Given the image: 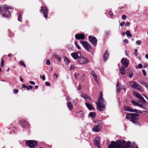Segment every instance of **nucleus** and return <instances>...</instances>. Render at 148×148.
I'll list each match as a JSON object with an SVG mask.
<instances>
[{
  "mask_svg": "<svg viewBox=\"0 0 148 148\" xmlns=\"http://www.w3.org/2000/svg\"><path fill=\"white\" fill-rule=\"evenodd\" d=\"M138 148L135 143L133 142L131 144L130 141L126 142L124 140L114 142L112 141L108 148Z\"/></svg>",
  "mask_w": 148,
  "mask_h": 148,
  "instance_id": "obj_1",
  "label": "nucleus"
},
{
  "mask_svg": "<svg viewBox=\"0 0 148 148\" xmlns=\"http://www.w3.org/2000/svg\"><path fill=\"white\" fill-rule=\"evenodd\" d=\"M95 103L97 105V109L99 111H102L105 110L106 105V102L104 100L102 97V95L101 93L98 102Z\"/></svg>",
  "mask_w": 148,
  "mask_h": 148,
  "instance_id": "obj_2",
  "label": "nucleus"
},
{
  "mask_svg": "<svg viewBox=\"0 0 148 148\" xmlns=\"http://www.w3.org/2000/svg\"><path fill=\"white\" fill-rule=\"evenodd\" d=\"M139 115V114L136 113H129L127 114L126 118L127 119H130L132 122L137 125L138 124L137 117Z\"/></svg>",
  "mask_w": 148,
  "mask_h": 148,
  "instance_id": "obj_3",
  "label": "nucleus"
},
{
  "mask_svg": "<svg viewBox=\"0 0 148 148\" xmlns=\"http://www.w3.org/2000/svg\"><path fill=\"white\" fill-rule=\"evenodd\" d=\"M80 42L86 51H90L91 49V45L88 42L86 41L82 40L80 41Z\"/></svg>",
  "mask_w": 148,
  "mask_h": 148,
  "instance_id": "obj_4",
  "label": "nucleus"
},
{
  "mask_svg": "<svg viewBox=\"0 0 148 148\" xmlns=\"http://www.w3.org/2000/svg\"><path fill=\"white\" fill-rule=\"evenodd\" d=\"M133 94L138 98L141 101V102L142 103L145 105H146V103H147V101L141 96L140 94L137 93L135 91L133 92Z\"/></svg>",
  "mask_w": 148,
  "mask_h": 148,
  "instance_id": "obj_5",
  "label": "nucleus"
},
{
  "mask_svg": "<svg viewBox=\"0 0 148 148\" xmlns=\"http://www.w3.org/2000/svg\"><path fill=\"white\" fill-rule=\"evenodd\" d=\"M37 143L34 140H28L26 141V144L29 146V148H33L37 145Z\"/></svg>",
  "mask_w": 148,
  "mask_h": 148,
  "instance_id": "obj_6",
  "label": "nucleus"
},
{
  "mask_svg": "<svg viewBox=\"0 0 148 148\" xmlns=\"http://www.w3.org/2000/svg\"><path fill=\"white\" fill-rule=\"evenodd\" d=\"M88 40L94 46L96 45L97 40L95 37L93 36H88Z\"/></svg>",
  "mask_w": 148,
  "mask_h": 148,
  "instance_id": "obj_7",
  "label": "nucleus"
},
{
  "mask_svg": "<svg viewBox=\"0 0 148 148\" xmlns=\"http://www.w3.org/2000/svg\"><path fill=\"white\" fill-rule=\"evenodd\" d=\"M41 11L43 14L44 17L46 18L47 19L48 16V10L46 7H41V10L40 11Z\"/></svg>",
  "mask_w": 148,
  "mask_h": 148,
  "instance_id": "obj_8",
  "label": "nucleus"
},
{
  "mask_svg": "<svg viewBox=\"0 0 148 148\" xmlns=\"http://www.w3.org/2000/svg\"><path fill=\"white\" fill-rule=\"evenodd\" d=\"M121 62L124 68H126L129 65V61L126 58H122L121 60Z\"/></svg>",
  "mask_w": 148,
  "mask_h": 148,
  "instance_id": "obj_9",
  "label": "nucleus"
},
{
  "mask_svg": "<svg viewBox=\"0 0 148 148\" xmlns=\"http://www.w3.org/2000/svg\"><path fill=\"white\" fill-rule=\"evenodd\" d=\"M102 128V125L101 124H99L95 125L93 128H92L93 131L95 132H99Z\"/></svg>",
  "mask_w": 148,
  "mask_h": 148,
  "instance_id": "obj_10",
  "label": "nucleus"
},
{
  "mask_svg": "<svg viewBox=\"0 0 148 148\" xmlns=\"http://www.w3.org/2000/svg\"><path fill=\"white\" fill-rule=\"evenodd\" d=\"M81 53L79 52H74L71 53V56L75 60L79 58L81 56Z\"/></svg>",
  "mask_w": 148,
  "mask_h": 148,
  "instance_id": "obj_11",
  "label": "nucleus"
},
{
  "mask_svg": "<svg viewBox=\"0 0 148 148\" xmlns=\"http://www.w3.org/2000/svg\"><path fill=\"white\" fill-rule=\"evenodd\" d=\"M78 62L82 64H85L88 62V60L84 57H80L78 60Z\"/></svg>",
  "mask_w": 148,
  "mask_h": 148,
  "instance_id": "obj_12",
  "label": "nucleus"
},
{
  "mask_svg": "<svg viewBox=\"0 0 148 148\" xmlns=\"http://www.w3.org/2000/svg\"><path fill=\"white\" fill-rule=\"evenodd\" d=\"M131 102L134 105H136L145 110H146V107L143 106L142 104H139L138 102L134 101H132Z\"/></svg>",
  "mask_w": 148,
  "mask_h": 148,
  "instance_id": "obj_13",
  "label": "nucleus"
},
{
  "mask_svg": "<svg viewBox=\"0 0 148 148\" xmlns=\"http://www.w3.org/2000/svg\"><path fill=\"white\" fill-rule=\"evenodd\" d=\"M2 15L4 17H8L10 16V12L8 10H1Z\"/></svg>",
  "mask_w": 148,
  "mask_h": 148,
  "instance_id": "obj_14",
  "label": "nucleus"
},
{
  "mask_svg": "<svg viewBox=\"0 0 148 148\" xmlns=\"http://www.w3.org/2000/svg\"><path fill=\"white\" fill-rule=\"evenodd\" d=\"M75 37L77 40H84L85 37L83 34H77L75 35Z\"/></svg>",
  "mask_w": 148,
  "mask_h": 148,
  "instance_id": "obj_15",
  "label": "nucleus"
},
{
  "mask_svg": "<svg viewBox=\"0 0 148 148\" xmlns=\"http://www.w3.org/2000/svg\"><path fill=\"white\" fill-rule=\"evenodd\" d=\"M100 138L99 137H96L94 140V144L98 148H99Z\"/></svg>",
  "mask_w": 148,
  "mask_h": 148,
  "instance_id": "obj_16",
  "label": "nucleus"
},
{
  "mask_svg": "<svg viewBox=\"0 0 148 148\" xmlns=\"http://www.w3.org/2000/svg\"><path fill=\"white\" fill-rule=\"evenodd\" d=\"M20 125L23 127H27L28 125L26 121L24 120H21L20 121Z\"/></svg>",
  "mask_w": 148,
  "mask_h": 148,
  "instance_id": "obj_17",
  "label": "nucleus"
},
{
  "mask_svg": "<svg viewBox=\"0 0 148 148\" xmlns=\"http://www.w3.org/2000/svg\"><path fill=\"white\" fill-rule=\"evenodd\" d=\"M11 7L8 6L6 5H2L0 6V12H1V10H7L9 9H11Z\"/></svg>",
  "mask_w": 148,
  "mask_h": 148,
  "instance_id": "obj_18",
  "label": "nucleus"
},
{
  "mask_svg": "<svg viewBox=\"0 0 148 148\" xmlns=\"http://www.w3.org/2000/svg\"><path fill=\"white\" fill-rule=\"evenodd\" d=\"M138 83L133 81H131L130 82V86L132 87L135 89L138 84Z\"/></svg>",
  "mask_w": 148,
  "mask_h": 148,
  "instance_id": "obj_19",
  "label": "nucleus"
},
{
  "mask_svg": "<svg viewBox=\"0 0 148 148\" xmlns=\"http://www.w3.org/2000/svg\"><path fill=\"white\" fill-rule=\"evenodd\" d=\"M85 104L87 108L89 110H95V108H94L91 104L87 103H85Z\"/></svg>",
  "mask_w": 148,
  "mask_h": 148,
  "instance_id": "obj_20",
  "label": "nucleus"
},
{
  "mask_svg": "<svg viewBox=\"0 0 148 148\" xmlns=\"http://www.w3.org/2000/svg\"><path fill=\"white\" fill-rule=\"evenodd\" d=\"M134 109L133 108H131L130 106H127L125 107L124 109V110L125 111H128L130 112H134Z\"/></svg>",
  "mask_w": 148,
  "mask_h": 148,
  "instance_id": "obj_21",
  "label": "nucleus"
},
{
  "mask_svg": "<svg viewBox=\"0 0 148 148\" xmlns=\"http://www.w3.org/2000/svg\"><path fill=\"white\" fill-rule=\"evenodd\" d=\"M109 56V54L108 53L107 50L103 54V61L106 62Z\"/></svg>",
  "mask_w": 148,
  "mask_h": 148,
  "instance_id": "obj_22",
  "label": "nucleus"
},
{
  "mask_svg": "<svg viewBox=\"0 0 148 148\" xmlns=\"http://www.w3.org/2000/svg\"><path fill=\"white\" fill-rule=\"evenodd\" d=\"M84 113L82 111H80L77 112V116L81 118L84 117Z\"/></svg>",
  "mask_w": 148,
  "mask_h": 148,
  "instance_id": "obj_23",
  "label": "nucleus"
},
{
  "mask_svg": "<svg viewBox=\"0 0 148 148\" xmlns=\"http://www.w3.org/2000/svg\"><path fill=\"white\" fill-rule=\"evenodd\" d=\"M123 67H121L119 68V71L123 75H124L125 74V70Z\"/></svg>",
  "mask_w": 148,
  "mask_h": 148,
  "instance_id": "obj_24",
  "label": "nucleus"
},
{
  "mask_svg": "<svg viewBox=\"0 0 148 148\" xmlns=\"http://www.w3.org/2000/svg\"><path fill=\"white\" fill-rule=\"evenodd\" d=\"M23 14V12H19L18 13V20L19 21L22 22V14Z\"/></svg>",
  "mask_w": 148,
  "mask_h": 148,
  "instance_id": "obj_25",
  "label": "nucleus"
},
{
  "mask_svg": "<svg viewBox=\"0 0 148 148\" xmlns=\"http://www.w3.org/2000/svg\"><path fill=\"white\" fill-rule=\"evenodd\" d=\"M137 85L135 89H137L141 92H143L144 90L142 87L139 84H138Z\"/></svg>",
  "mask_w": 148,
  "mask_h": 148,
  "instance_id": "obj_26",
  "label": "nucleus"
},
{
  "mask_svg": "<svg viewBox=\"0 0 148 148\" xmlns=\"http://www.w3.org/2000/svg\"><path fill=\"white\" fill-rule=\"evenodd\" d=\"M67 105L68 107L69 108V110H71L72 109L73 105L71 102H67Z\"/></svg>",
  "mask_w": 148,
  "mask_h": 148,
  "instance_id": "obj_27",
  "label": "nucleus"
},
{
  "mask_svg": "<svg viewBox=\"0 0 148 148\" xmlns=\"http://www.w3.org/2000/svg\"><path fill=\"white\" fill-rule=\"evenodd\" d=\"M89 115L90 117L94 118L95 117L96 114L95 112H90L89 113Z\"/></svg>",
  "mask_w": 148,
  "mask_h": 148,
  "instance_id": "obj_28",
  "label": "nucleus"
},
{
  "mask_svg": "<svg viewBox=\"0 0 148 148\" xmlns=\"http://www.w3.org/2000/svg\"><path fill=\"white\" fill-rule=\"evenodd\" d=\"M81 97H82L84 99H87L88 98L87 95L85 93H82L81 95Z\"/></svg>",
  "mask_w": 148,
  "mask_h": 148,
  "instance_id": "obj_29",
  "label": "nucleus"
},
{
  "mask_svg": "<svg viewBox=\"0 0 148 148\" xmlns=\"http://www.w3.org/2000/svg\"><path fill=\"white\" fill-rule=\"evenodd\" d=\"M64 61L67 64H68L69 63H71V62L70 61V60L66 57L64 58Z\"/></svg>",
  "mask_w": 148,
  "mask_h": 148,
  "instance_id": "obj_30",
  "label": "nucleus"
},
{
  "mask_svg": "<svg viewBox=\"0 0 148 148\" xmlns=\"http://www.w3.org/2000/svg\"><path fill=\"white\" fill-rule=\"evenodd\" d=\"M126 34L127 37H130L132 36V35L130 34V32L129 31H127Z\"/></svg>",
  "mask_w": 148,
  "mask_h": 148,
  "instance_id": "obj_31",
  "label": "nucleus"
},
{
  "mask_svg": "<svg viewBox=\"0 0 148 148\" xmlns=\"http://www.w3.org/2000/svg\"><path fill=\"white\" fill-rule=\"evenodd\" d=\"M143 68V65L141 64H138L137 66H136V69H138V68L140 69H141Z\"/></svg>",
  "mask_w": 148,
  "mask_h": 148,
  "instance_id": "obj_32",
  "label": "nucleus"
},
{
  "mask_svg": "<svg viewBox=\"0 0 148 148\" xmlns=\"http://www.w3.org/2000/svg\"><path fill=\"white\" fill-rule=\"evenodd\" d=\"M4 60L3 59H2L1 62V66L2 67H3L4 66Z\"/></svg>",
  "mask_w": 148,
  "mask_h": 148,
  "instance_id": "obj_33",
  "label": "nucleus"
},
{
  "mask_svg": "<svg viewBox=\"0 0 148 148\" xmlns=\"http://www.w3.org/2000/svg\"><path fill=\"white\" fill-rule=\"evenodd\" d=\"M75 45L77 48L79 49H81V48L80 46L77 44V42L75 41Z\"/></svg>",
  "mask_w": 148,
  "mask_h": 148,
  "instance_id": "obj_34",
  "label": "nucleus"
},
{
  "mask_svg": "<svg viewBox=\"0 0 148 148\" xmlns=\"http://www.w3.org/2000/svg\"><path fill=\"white\" fill-rule=\"evenodd\" d=\"M20 64L21 65L23 66L24 67H26V65L24 64V62L23 61H21L20 62Z\"/></svg>",
  "mask_w": 148,
  "mask_h": 148,
  "instance_id": "obj_35",
  "label": "nucleus"
},
{
  "mask_svg": "<svg viewBox=\"0 0 148 148\" xmlns=\"http://www.w3.org/2000/svg\"><path fill=\"white\" fill-rule=\"evenodd\" d=\"M33 88V86H27V90H29V89H31Z\"/></svg>",
  "mask_w": 148,
  "mask_h": 148,
  "instance_id": "obj_36",
  "label": "nucleus"
},
{
  "mask_svg": "<svg viewBox=\"0 0 148 148\" xmlns=\"http://www.w3.org/2000/svg\"><path fill=\"white\" fill-rule=\"evenodd\" d=\"M109 13L111 17L112 18L113 17V13L111 11H109Z\"/></svg>",
  "mask_w": 148,
  "mask_h": 148,
  "instance_id": "obj_37",
  "label": "nucleus"
},
{
  "mask_svg": "<svg viewBox=\"0 0 148 148\" xmlns=\"http://www.w3.org/2000/svg\"><path fill=\"white\" fill-rule=\"evenodd\" d=\"M92 76H93V77L94 78V79L96 82H97V75H94Z\"/></svg>",
  "mask_w": 148,
  "mask_h": 148,
  "instance_id": "obj_38",
  "label": "nucleus"
},
{
  "mask_svg": "<svg viewBox=\"0 0 148 148\" xmlns=\"http://www.w3.org/2000/svg\"><path fill=\"white\" fill-rule=\"evenodd\" d=\"M126 16L125 15H123L122 16V19L124 20H125L126 18Z\"/></svg>",
  "mask_w": 148,
  "mask_h": 148,
  "instance_id": "obj_39",
  "label": "nucleus"
},
{
  "mask_svg": "<svg viewBox=\"0 0 148 148\" xmlns=\"http://www.w3.org/2000/svg\"><path fill=\"white\" fill-rule=\"evenodd\" d=\"M137 49H135L134 51V54L135 56H137L138 54V53L137 52Z\"/></svg>",
  "mask_w": 148,
  "mask_h": 148,
  "instance_id": "obj_40",
  "label": "nucleus"
},
{
  "mask_svg": "<svg viewBox=\"0 0 148 148\" xmlns=\"http://www.w3.org/2000/svg\"><path fill=\"white\" fill-rule=\"evenodd\" d=\"M141 43V42L140 40H137L136 42V44L138 45H140Z\"/></svg>",
  "mask_w": 148,
  "mask_h": 148,
  "instance_id": "obj_41",
  "label": "nucleus"
},
{
  "mask_svg": "<svg viewBox=\"0 0 148 148\" xmlns=\"http://www.w3.org/2000/svg\"><path fill=\"white\" fill-rule=\"evenodd\" d=\"M142 71L144 76H146V73L145 71L143 69Z\"/></svg>",
  "mask_w": 148,
  "mask_h": 148,
  "instance_id": "obj_42",
  "label": "nucleus"
},
{
  "mask_svg": "<svg viewBox=\"0 0 148 148\" xmlns=\"http://www.w3.org/2000/svg\"><path fill=\"white\" fill-rule=\"evenodd\" d=\"M46 64L47 65H49L50 64V61L49 60H47L46 62Z\"/></svg>",
  "mask_w": 148,
  "mask_h": 148,
  "instance_id": "obj_43",
  "label": "nucleus"
},
{
  "mask_svg": "<svg viewBox=\"0 0 148 148\" xmlns=\"http://www.w3.org/2000/svg\"><path fill=\"white\" fill-rule=\"evenodd\" d=\"M75 69V66L73 65H71L70 66V70H73Z\"/></svg>",
  "mask_w": 148,
  "mask_h": 148,
  "instance_id": "obj_44",
  "label": "nucleus"
},
{
  "mask_svg": "<svg viewBox=\"0 0 148 148\" xmlns=\"http://www.w3.org/2000/svg\"><path fill=\"white\" fill-rule=\"evenodd\" d=\"M139 110H136V109H134L133 112H135L137 113H139Z\"/></svg>",
  "mask_w": 148,
  "mask_h": 148,
  "instance_id": "obj_45",
  "label": "nucleus"
},
{
  "mask_svg": "<svg viewBox=\"0 0 148 148\" xmlns=\"http://www.w3.org/2000/svg\"><path fill=\"white\" fill-rule=\"evenodd\" d=\"M45 84L46 85L48 86H50V83L49 82H45Z\"/></svg>",
  "mask_w": 148,
  "mask_h": 148,
  "instance_id": "obj_46",
  "label": "nucleus"
},
{
  "mask_svg": "<svg viewBox=\"0 0 148 148\" xmlns=\"http://www.w3.org/2000/svg\"><path fill=\"white\" fill-rule=\"evenodd\" d=\"M143 85L146 88H148V84H147V83L145 82V83H144Z\"/></svg>",
  "mask_w": 148,
  "mask_h": 148,
  "instance_id": "obj_47",
  "label": "nucleus"
},
{
  "mask_svg": "<svg viewBox=\"0 0 148 148\" xmlns=\"http://www.w3.org/2000/svg\"><path fill=\"white\" fill-rule=\"evenodd\" d=\"M40 77L43 80H45V77L44 75H42V77H41V75H40Z\"/></svg>",
  "mask_w": 148,
  "mask_h": 148,
  "instance_id": "obj_48",
  "label": "nucleus"
},
{
  "mask_svg": "<svg viewBox=\"0 0 148 148\" xmlns=\"http://www.w3.org/2000/svg\"><path fill=\"white\" fill-rule=\"evenodd\" d=\"M125 24V22H122L120 24V25L121 26H123Z\"/></svg>",
  "mask_w": 148,
  "mask_h": 148,
  "instance_id": "obj_49",
  "label": "nucleus"
},
{
  "mask_svg": "<svg viewBox=\"0 0 148 148\" xmlns=\"http://www.w3.org/2000/svg\"><path fill=\"white\" fill-rule=\"evenodd\" d=\"M79 74H77L76 73H75V74H74V76H75V78L76 79L77 78V76L79 75Z\"/></svg>",
  "mask_w": 148,
  "mask_h": 148,
  "instance_id": "obj_50",
  "label": "nucleus"
},
{
  "mask_svg": "<svg viewBox=\"0 0 148 148\" xmlns=\"http://www.w3.org/2000/svg\"><path fill=\"white\" fill-rule=\"evenodd\" d=\"M18 90L17 89H14V92L15 94H16L18 92Z\"/></svg>",
  "mask_w": 148,
  "mask_h": 148,
  "instance_id": "obj_51",
  "label": "nucleus"
},
{
  "mask_svg": "<svg viewBox=\"0 0 148 148\" xmlns=\"http://www.w3.org/2000/svg\"><path fill=\"white\" fill-rule=\"evenodd\" d=\"M133 76V74L132 73H130L129 74V77L130 78L132 77Z\"/></svg>",
  "mask_w": 148,
  "mask_h": 148,
  "instance_id": "obj_52",
  "label": "nucleus"
},
{
  "mask_svg": "<svg viewBox=\"0 0 148 148\" xmlns=\"http://www.w3.org/2000/svg\"><path fill=\"white\" fill-rule=\"evenodd\" d=\"M29 83L32 85H35V83L34 81H30L29 82Z\"/></svg>",
  "mask_w": 148,
  "mask_h": 148,
  "instance_id": "obj_53",
  "label": "nucleus"
},
{
  "mask_svg": "<svg viewBox=\"0 0 148 148\" xmlns=\"http://www.w3.org/2000/svg\"><path fill=\"white\" fill-rule=\"evenodd\" d=\"M123 42L124 43H127L128 42V40L126 39H125L124 40Z\"/></svg>",
  "mask_w": 148,
  "mask_h": 148,
  "instance_id": "obj_54",
  "label": "nucleus"
},
{
  "mask_svg": "<svg viewBox=\"0 0 148 148\" xmlns=\"http://www.w3.org/2000/svg\"><path fill=\"white\" fill-rule=\"evenodd\" d=\"M27 86L25 84H23L22 86V88H26Z\"/></svg>",
  "mask_w": 148,
  "mask_h": 148,
  "instance_id": "obj_55",
  "label": "nucleus"
},
{
  "mask_svg": "<svg viewBox=\"0 0 148 148\" xmlns=\"http://www.w3.org/2000/svg\"><path fill=\"white\" fill-rule=\"evenodd\" d=\"M91 74L92 75H95V72L93 71H91Z\"/></svg>",
  "mask_w": 148,
  "mask_h": 148,
  "instance_id": "obj_56",
  "label": "nucleus"
},
{
  "mask_svg": "<svg viewBox=\"0 0 148 148\" xmlns=\"http://www.w3.org/2000/svg\"><path fill=\"white\" fill-rule=\"evenodd\" d=\"M130 25V23L129 22H127L125 25V26H129Z\"/></svg>",
  "mask_w": 148,
  "mask_h": 148,
  "instance_id": "obj_57",
  "label": "nucleus"
},
{
  "mask_svg": "<svg viewBox=\"0 0 148 148\" xmlns=\"http://www.w3.org/2000/svg\"><path fill=\"white\" fill-rule=\"evenodd\" d=\"M143 66H144V67L146 68V67H147L148 65L147 64H145Z\"/></svg>",
  "mask_w": 148,
  "mask_h": 148,
  "instance_id": "obj_58",
  "label": "nucleus"
},
{
  "mask_svg": "<svg viewBox=\"0 0 148 148\" xmlns=\"http://www.w3.org/2000/svg\"><path fill=\"white\" fill-rule=\"evenodd\" d=\"M82 89V88L81 87V86H80V85H79V86H78V89L79 90H81Z\"/></svg>",
  "mask_w": 148,
  "mask_h": 148,
  "instance_id": "obj_59",
  "label": "nucleus"
},
{
  "mask_svg": "<svg viewBox=\"0 0 148 148\" xmlns=\"http://www.w3.org/2000/svg\"><path fill=\"white\" fill-rule=\"evenodd\" d=\"M120 88L119 89H117L116 90L117 92H119L120 91Z\"/></svg>",
  "mask_w": 148,
  "mask_h": 148,
  "instance_id": "obj_60",
  "label": "nucleus"
},
{
  "mask_svg": "<svg viewBox=\"0 0 148 148\" xmlns=\"http://www.w3.org/2000/svg\"><path fill=\"white\" fill-rule=\"evenodd\" d=\"M56 58L58 60H59L60 61V60H61V58L60 57H57V56L56 57Z\"/></svg>",
  "mask_w": 148,
  "mask_h": 148,
  "instance_id": "obj_61",
  "label": "nucleus"
},
{
  "mask_svg": "<svg viewBox=\"0 0 148 148\" xmlns=\"http://www.w3.org/2000/svg\"><path fill=\"white\" fill-rule=\"evenodd\" d=\"M140 83H141V84H143V85L144 83H145V82L143 81H141V82H140Z\"/></svg>",
  "mask_w": 148,
  "mask_h": 148,
  "instance_id": "obj_62",
  "label": "nucleus"
},
{
  "mask_svg": "<svg viewBox=\"0 0 148 148\" xmlns=\"http://www.w3.org/2000/svg\"><path fill=\"white\" fill-rule=\"evenodd\" d=\"M145 57L146 58L148 59V54H146L145 55Z\"/></svg>",
  "mask_w": 148,
  "mask_h": 148,
  "instance_id": "obj_63",
  "label": "nucleus"
},
{
  "mask_svg": "<svg viewBox=\"0 0 148 148\" xmlns=\"http://www.w3.org/2000/svg\"><path fill=\"white\" fill-rule=\"evenodd\" d=\"M119 84V82H117V84L116 85V87H118Z\"/></svg>",
  "mask_w": 148,
  "mask_h": 148,
  "instance_id": "obj_64",
  "label": "nucleus"
}]
</instances>
